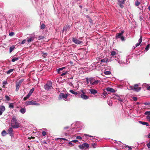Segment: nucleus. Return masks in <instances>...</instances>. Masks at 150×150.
I'll use <instances>...</instances> for the list:
<instances>
[{"label": "nucleus", "instance_id": "f257e3e1", "mask_svg": "<svg viewBox=\"0 0 150 150\" xmlns=\"http://www.w3.org/2000/svg\"><path fill=\"white\" fill-rule=\"evenodd\" d=\"M11 125L13 128H18L19 127V123L17 121L15 117H13L11 120Z\"/></svg>", "mask_w": 150, "mask_h": 150}, {"label": "nucleus", "instance_id": "f03ea898", "mask_svg": "<svg viewBox=\"0 0 150 150\" xmlns=\"http://www.w3.org/2000/svg\"><path fill=\"white\" fill-rule=\"evenodd\" d=\"M89 81H90V84L92 86L96 85L100 82V80H98L95 77H92L90 78Z\"/></svg>", "mask_w": 150, "mask_h": 150}, {"label": "nucleus", "instance_id": "7ed1b4c3", "mask_svg": "<svg viewBox=\"0 0 150 150\" xmlns=\"http://www.w3.org/2000/svg\"><path fill=\"white\" fill-rule=\"evenodd\" d=\"M44 88L47 91H49L52 88V83L51 81H49L45 85Z\"/></svg>", "mask_w": 150, "mask_h": 150}, {"label": "nucleus", "instance_id": "20e7f679", "mask_svg": "<svg viewBox=\"0 0 150 150\" xmlns=\"http://www.w3.org/2000/svg\"><path fill=\"white\" fill-rule=\"evenodd\" d=\"M85 93L84 92L83 90H81L80 91V97L82 99L86 100L88 98V96L85 95Z\"/></svg>", "mask_w": 150, "mask_h": 150}, {"label": "nucleus", "instance_id": "39448f33", "mask_svg": "<svg viewBox=\"0 0 150 150\" xmlns=\"http://www.w3.org/2000/svg\"><path fill=\"white\" fill-rule=\"evenodd\" d=\"M79 50L80 51L79 55L81 56V57L82 58L84 57V56L87 53V51L83 49H81Z\"/></svg>", "mask_w": 150, "mask_h": 150}, {"label": "nucleus", "instance_id": "423d86ee", "mask_svg": "<svg viewBox=\"0 0 150 150\" xmlns=\"http://www.w3.org/2000/svg\"><path fill=\"white\" fill-rule=\"evenodd\" d=\"M89 147V144L86 143H84L82 145H79V148L82 149V150H84V147L88 148Z\"/></svg>", "mask_w": 150, "mask_h": 150}, {"label": "nucleus", "instance_id": "0eeeda50", "mask_svg": "<svg viewBox=\"0 0 150 150\" xmlns=\"http://www.w3.org/2000/svg\"><path fill=\"white\" fill-rule=\"evenodd\" d=\"M115 96L113 97V98H114L115 99H117V100H118L119 101H120V102H122L124 100L123 99V97L122 96H118L115 94Z\"/></svg>", "mask_w": 150, "mask_h": 150}, {"label": "nucleus", "instance_id": "6e6552de", "mask_svg": "<svg viewBox=\"0 0 150 150\" xmlns=\"http://www.w3.org/2000/svg\"><path fill=\"white\" fill-rule=\"evenodd\" d=\"M140 85V83L134 85V91H136L139 92L141 89V88L139 87Z\"/></svg>", "mask_w": 150, "mask_h": 150}, {"label": "nucleus", "instance_id": "1a4fd4ad", "mask_svg": "<svg viewBox=\"0 0 150 150\" xmlns=\"http://www.w3.org/2000/svg\"><path fill=\"white\" fill-rule=\"evenodd\" d=\"M70 28V27L69 25H65L63 28V29L62 31V33L63 34L65 32V34H66V32L67 31H68Z\"/></svg>", "mask_w": 150, "mask_h": 150}, {"label": "nucleus", "instance_id": "9d476101", "mask_svg": "<svg viewBox=\"0 0 150 150\" xmlns=\"http://www.w3.org/2000/svg\"><path fill=\"white\" fill-rule=\"evenodd\" d=\"M8 132L10 135L11 137H13L14 136L13 131L12 127H9L8 131Z\"/></svg>", "mask_w": 150, "mask_h": 150}, {"label": "nucleus", "instance_id": "9b49d317", "mask_svg": "<svg viewBox=\"0 0 150 150\" xmlns=\"http://www.w3.org/2000/svg\"><path fill=\"white\" fill-rule=\"evenodd\" d=\"M25 104L27 105H38L39 104L38 103H36V102L34 101H32L30 100L26 102L25 103Z\"/></svg>", "mask_w": 150, "mask_h": 150}, {"label": "nucleus", "instance_id": "f8f14e48", "mask_svg": "<svg viewBox=\"0 0 150 150\" xmlns=\"http://www.w3.org/2000/svg\"><path fill=\"white\" fill-rule=\"evenodd\" d=\"M124 33V30L121 31L119 33H117L116 35V38H124L122 36V35Z\"/></svg>", "mask_w": 150, "mask_h": 150}, {"label": "nucleus", "instance_id": "ddd939ff", "mask_svg": "<svg viewBox=\"0 0 150 150\" xmlns=\"http://www.w3.org/2000/svg\"><path fill=\"white\" fill-rule=\"evenodd\" d=\"M69 91L72 94L76 95H77L79 97H80V91L76 92L72 90H70Z\"/></svg>", "mask_w": 150, "mask_h": 150}, {"label": "nucleus", "instance_id": "4468645a", "mask_svg": "<svg viewBox=\"0 0 150 150\" xmlns=\"http://www.w3.org/2000/svg\"><path fill=\"white\" fill-rule=\"evenodd\" d=\"M5 110V108L4 106H0V115L2 114L3 112H4Z\"/></svg>", "mask_w": 150, "mask_h": 150}, {"label": "nucleus", "instance_id": "2eb2a0df", "mask_svg": "<svg viewBox=\"0 0 150 150\" xmlns=\"http://www.w3.org/2000/svg\"><path fill=\"white\" fill-rule=\"evenodd\" d=\"M73 41L76 44H79L81 43L82 42L78 40L77 38H73Z\"/></svg>", "mask_w": 150, "mask_h": 150}, {"label": "nucleus", "instance_id": "dca6fc26", "mask_svg": "<svg viewBox=\"0 0 150 150\" xmlns=\"http://www.w3.org/2000/svg\"><path fill=\"white\" fill-rule=\"evenodd\" d=\"M90 93L92 94L95 95L98 92L95 89L91 88L89 90Z\"/></svg>", "mask_w": 150, "mask_h": 150}, {"label": "nucleus", "instance_id": "f3484780", "mask_svg": "<svg viewBox=\"0 0 150 150\" xmlns=\"http://www.w3.org/2000/svg\"><path fill=\"white\" fill-rule=\"evenodd\" d=\"M94 64H93L92 66L93 67V69L97 70H99L100 69V66L98 64H96L95 66H93Z\"/></svg>", "mask_w": 150, "mask_h": 150}, {"label": "nucleus", "instance_id": "a211bd4d", "mask_svg": "<svg viewBox=\"0 0 150 150\" xmlns=\"http://www.w3.org/2000/svg\"><path fill=\"white\" fill-rule=\"evenodd\" d=\"M106 90L108 91L111 93L115 92V91L112 88L108 87L106 89Z\"/></svg>", "mask_w": 150, "mask_h": 150}, {"label": "nucleus", "instance_id": "6ab92c4d", "mask_svg": "<svg viewBox=\"0 0 150 150\" xmlns=\"http://www.w3.org/2000/svg\"><path fill=\"white\" fill-rule=\"evenodd\" d=\"M118 2L120 8H122L123 7V6L122 5L124 4V1L122 0L120 1V0H119L118 1Z\"/></svg>", "mask_w": 150, "mask_h": 150}, {"label": "nucleus", "instance_id": "aec40b11", "mask_svg": "<svg viewBox=\"0 0 150 150\" xmlns=\"http://www.w3.org/2000/svg\"><path fill=\"white\" fill-rule=\"evenodd\" d=\"M142 38H139V40L138 42L135 45V47H137L140 44L142 41Z\"/></svg>", "mask_w": 150, "mask_h": 150}, {"label": "nucleus", "instance_id": "412c9836", "mask_svg": "<svg viewBox=\"0 0 150 150\" xmlns=\"http://www.w3.org/2000/svg\"><path fill=\"white\" fill-rule=\"evenodd\" d=\"M21 84L20 83H18L17 82L16 83V91H18L19 88L21 86Z\"/></svg>", "mask_w": 150, "mask_h": 150}, {"label": "nucleus", "instance_id": "4be33fe9", "mask_svg": "<svg viewBox=\"0 0 150 150\" xmlns=\"http://www.w3.org/2000/svg\"><path fill=\"white\" fill-rule=\"evenodd\" d=\"M68 94H64V95L63 97V98L64 100L65 101H68L69 100L67 99V97L68 96Z\"/></svg>", "mask_w": 150, "mask_h": 150}, {"label": "nucleus", "instance_id": "5701e85b", "mask_svg": "<svg viewBox=\"0 0 150 150\" xmlns=\"http://www.w3.org/2000/svg\"><path fill=\"white\" fill-rule=\"evenodd\" d=\"M19 59V57H12V59L11 60V61L13 62H14L16 61H17Z\"/></svg>", "mask_w": 150, "mask_h": 150}, {"label": "nucleus", "instance_id": "b1692460", "mask_svg": "<svg viewBox=\"0 0 150 150\" xmlns=\"http://www.w3.org/2000/svg\"><path fill=\"white\" fill-rule=\"evenodd\" d=\"M139 122L140 124H141L143 125H146L147 126H148L149 125V123L147 122H142L141 121H139Z\"/></svg>", "mask_w": 150, "mask_h": 150}, {"label": "nucleus", "instance_id": "393cba45", "mask_svg": "<svg viewBox=\"0 0 150 150\" xmlns=\"http://www.w3.org/2000/svg\"><path fill=\"white\" fill-rule=\"evenodd\" d=\"M20 112L24 114L26 112V110L25 108H21L20 110Z\"/></svg>", "mask_w": 150, "mask_h": 150}, {"label": "nucleus", "instance_id": "a878e982", "mask_svg": "<svg viewBox=\"0 0 150 150\" xmlns=\"http://www.w3.org/2000/svg\"><path fill=\"white\" fill-rule=\"evenodd\" d=\"M64 94L63 93H61L59 95L58 98L59 100H61L63 98V97L64 95Z\"/></svg>", "mask_w": 150, "mask_h": 150}, {"label": "nucleus", "instance_id": "bb28decb", "mask_svg": "<svg viewBox=\"0 0 150 150\" xmlns=\"http://www.w3.org/2000/svg\"><path fill=\"white\" fill-rule=\"evenodd\" d=\"M35 35L34 33L30 35H26V37L27 38H35Z\"/></svg>", "mask_w": 150, "mask_h": 150}, {"label": "nucleus", "instance_id": "cd10ccee", "mask_svg": "<svg viewBox=\"0 0 150 150\" xmlns=\"http://www.w3.org/2000/svg\"><path fill=\"white\" fill-rule=\"evenodd\" d=\"M7 134V133L5 130H3L1 132V136L3 137L5 136Z\"/></svg>", "mask_w": 150, "mask_h": 150}, {"label": "nucleus", "instance_id": "c85d7f7f", "mask_svg": "<svg viewBox=\"0 0 150 150\" xmlns=\"http://www.w3.org/2000/svg\"><path fill=\"white\" fill-rule=\"evenodd\" d=\"M15 48V46L13 45H12V46L10 47L9 48V51L10 53L11 52H12Z\"/></svg>", "mask_w": 150, "mask_h": 150}, {"label": "nucleus", "instance_id": "c756f323", "mask_svg": "<svg viewBox=\"0 0 150 150\" xmlns=\"http://www.w3.org/2000/svg\"><path fill=\"white\" fill-rule=\"evenodd\" d=\"M65 67H63L62 68H59L57 70V72L59 74H60L61 72H60L61 71H62L64 69H65Z\"/></svg>", "mask_w": 150, "mask_h": 150}, {"label": "nucleus", "instance_id": "7c9ffc66", "mask_svg": "<svg viewBox=\"0 0 150 150\" xmlns=\"http://www.w3.org/2000/svg\"><path fill=\"white\" fill-rule=\"evenodd\" d=\"M139 14L140 15V16H139V18L140 20L141 21H142L143 20V17L142 16V13H140Z\"/></svg>", "mask_w": 150, "mask_h": 150}, {"label": "nucleus", "instance_id": "2f4dec72", "mask_svg": "<svg viewBox=\"0 0 150 150\" xmlns=\"http://www.w3.org/2000/svg\"><path fill=\"white\" fill-rule=\"evenodd\" d=\"M5 98L6 99V100L8 101H10L11 100V98L7 95H5Z\"/></svg>", "mask_w": 150, "mask_h": 150}, {"label": "nucleus", "instance_id": "473e14b6", "mask_svg": "<svg viewBox=\"0 0 150 150\" xmlns=\"http://www.w3.org/2000/svg\"><path fill=\"white\" fill-rule=\"evenodd\" d=\"M13 69H11L6 71V72L7 74H9L13 71Z\"/></svg>", "mask_w": 150, "mask_h": 150}, {"label": "nucleus", "instance_id": "72a5a7b5", "mask_svg": "<svg viewBox=\"0 0 150 150\" xmlns=\"http://www.w3.org/2000/svg\"><path fill=\"white\" fill-rule=\"evenodd\" d=\"M8 107L9 108H14V105H13V103H10Z\"/></svg>", "mask_w": 150, "mask_h": 150}, {"label": "nucleus", "instance_id": "f704fd0d", "mask_svg": "<svg viewBox=\"0 0 150 150\" xmlns=\"http://www.w3.org/2000/svg\"><path fill=\"white\" fill-rule=\"evenodd\" d=\"M68 72V71H63L62 72V73L61 75V76H63L64 75H65Z\"/></svg>", "mask_w": 150, "mask_h": 150}, {"label": "nucleus", "instance_id": "c9c22d12", "mask_svg": "<svg viewBox=\"0 0 150 150\" xmlns=\"http://www.w3.org/2000/svg\"><path fill=\"white\" fill-rule=\"evenodd\" d=\"M34 88H32V89H31L29 91V92L28 93H29V94L30 93V94H31H31H32V93H33V91H34Z\"/></svg>", "mask_w": 150, "mask_h": 150}, {"label": "nucleus", "instance_id": "e433bc0d", "mask_svg": "<svg viewBox=\"0 0 150 150\" xmlns=\"http://www.w3.org/2000/svg\"><path fill=\"white\" fill-rule=\"evenodd\" d=\"M104 74L106 75H110L111 74V73L110 71H107L104 72Z\"/></svg>", "mask_w": 150, "mask_h": 150}, {"label": "nucleus", "instance_id": "4c0bfd02", "mask_svg": "<svg viewBox=\"0 0 150 150\" xmlns=\"http://www.w3.org/2000/svg\"><path fill=\"white\" fill-rule=\"evenodd\" d=\"M90 78H86V81L87 84H88L89 83H90Z\"/></svg>", "mask_w": 150, "mask_h": 150}, {"label": "nucleus", "instance_id": "58836bf2", "mask_svg": "<svg viewBox=\"0 0 150 150\" xmlns=\"http://www.w3.org/2000/svg\"><path fill=\"white\" fill-rule=\"evenodd\" d=\"M144 114L146 115H148L149 116H150V111H146L145 112Z\"/></svg>", "mask_w": 150, "mask_h": 150}, {"label": "nucleus", "instance_id": "ea45409f", "mask_svg": "<svg viewBox=\"0 0 150 150\" xmlns=\"http://www.w3.org/2000/svg\"><path fill=\"white\" fill-rule=\"evenodd\" d=\"M9 35L10 37H12L14 35V33L13 32H11L9 33Z\"/></svg>", "mask_w": 150, "mask_h": 150}, {"label": "nucleus", "instance_id": "a19ab883", "mask_svg": "<svg viewBox=\"0 0 150 150\" xmlns=\"http://www.w3.org/2000/svg\"><path fill=\"white\" fill-rule=\"evenodd\" d=\"M150 45L148 44L147 45L145 48V50L146 51H148Z\"/></svg>", "mask_w": 150, "mask_h": 150}, {"label": "nucleus", "instance_id": "79ce46f5", "mask_svg": "<svg viewBox=\"0 0 150 150\" xmlns=\"http://www.w3.org/2000/svg\"><path fill=\"white\" fill-rule=\"evenodd\" d=\"M45 27V25L43 23L41 24L40 26V28L42 29H44Z\"/></svg>", "mask_w": 150, "mask_h": 150}, {"label": "nucleus", "instance_id": "37998d69", "mask_svg": "<svg viewBox=\"0 0 150 150\" xmlns=\"http://www.w3.org/2000/svg\"><path fill=\"white\" fill-rule=\"evenodd\" d=\"M140 4V3L138 1H136L135 3V5L136 6H138Z\"/></svg>", "mask_w": 150, "mask_h": 150}, {"label": "nucleus", "instance_id": "c03bdc74", "mask_svg": "<svg viewBox=\"0 0 150 150\" xmlns=\"http://www.w3.org/2000/svg\"><path fill=\"white\" fill-rule=\"evenodd\" d=\"M115 54L116 52L114 51H112L111 52V55L112 56L115 55Z\"/></svg>", "mask_w": 150, "mask_h": 150}, {"label": "nucleus", "instance_id": "a18cd8bd", "mask_svg": "<svg viewBox=\"0 0 150 150\" xmlns=\"http://www.w3.org/2000/svg\"><path fill=\"white\" fill-rule=\"evenodd\" d=\"M33 38H29V39L27 40V42L28 43L32 41H33Z\"/></svg>", "mask_w": 150, "mask_h": 150}, {"label": "nucleus", "instance_id": "49530a36", "mask_svg": "<svg viewBox=\"0 0 150 150\" xmlns=\"http://www.w3.org/2000/svg\"><path fill=\"white\" fill-rule=\"evenodd\" d=\"M7 81L6 80L4 81L3 82V84L4 85H4H6L7 84Z\"/></svg>", "mask_w": 150, "mask_h": 150}, {"label": "nucleus", "instance_id": "de8ad7c7", "mask_svg": "<svg viewBox=\"0 0 150 150\" xmlns=\"http://www.w3.org/2000/svg\"><path fill=\"white\" fill-rule=\"evenodd\" d=\"M134 86H130L129 87V89L132 90H134Z\"/></svg>", "mask_w": 150, "mask_h": 150}, {"label": "nucleus", "instance_id": "09e8293b", "mask_svg": "<svg viewBox=\"0 0 150 150\" xmlns=\"http://www.w3.org/2000/svg\"><path fill=\"white\" fill-rule=\"evenodd\" d=\"M17 36L18 37H19V38H21V37L22 36L21 33H18L17 35Z\"/></svg>", "mask_w": 150, "mask_h": 150}, {"label": "nucleus", "instance_id": "8fccbe9b", "mask_svg": "<svg viewBox=\"0 0 150 150\" xmlns=\"http://www.w3.org/2000/svg\"><path fill=\"white\" fill-rule=\"evenodd\" d=\"M46 132L44 131H42V134L43 136H45L46 134Z\"/></svg>", "mask_w": 150, "mask_h": 150}, {"label": "nucleus", "instance_id": "3c124183", "mask_svg": "<svg viewBox=\"0 0 150 150\" xmlns=\"http://www.w3.org/2000/svg\"><path fill=\"white\" fill-rule=\"evenodd\" d=\"M144 104L146 105H150V102H146L144 103Z\"/></svg>", "mask_w": 150, "mask_h": 150}, {"label": "nucleus", "instance_id": "603ef678", "mask_svg": "<svg viewBox=\"0 0 150 150\" xmlns=\"http://www.w3.org/2000/svg\"><path fill=\"white\" fill-rule=\"evenodd\" d=\"M125 148H127V147L128 148V149L129 150H131L132 149V148H131V147H130L128 146H127V145L125 146Z\"/></svg>", "mask_w": 150, "mask_h": 150}, {"label": "nucleus", "instance_id": "864d4df0", "mask_svg": "<svg viewBox=\"0 0 150 150\" xmlns=\"http://www.w3.org/2000/svg\"><path fill=\"white\" fill-rule=\"evenodd\" d=\"M24 79H21L19 81V82H18V83H20V84H21V83L23 81Z\"/></svg>", "mask_w": 150, "mask_h": 150}, {"label": "nucleus", "instance_id": "5fc2aeb1", "mask_svg": "<svg viewBox=\"0 0 150 150\" xmlns=\"http://www.w3.org/2000/svg\"><path fill=\"white\" fill-rule=\"evenodd\" d=\"M92 146L94 148H95L96 146V144L95 143H94L92 144Z\"/></svg>", "mask_w": 150, "mask_h": 150}, {"label": "nucleus", "instance_id": "6e6d98bb", "mask_svg": "<svg viewBox=\"0 0 150 150\" xmlns=\"http://www.w3.org/2000/svg\"><path fill=\"white\" fill-rule=\"evenodd\" d=\"M31 96V95L28 93L27 95L26 96V98H29V97H30V96Z\"/></svg>", "mask_w": 150, "mask_h": 150}, {"label": "nucleus", "instance_id": "4d7b16f0", "mask_svg": "<svg viewBox=\"0 0 150 150\" xmlns=\"http://www.w3.org/2000/svg\"><path fill=\"white\" fill-rule=\"evenodd\" d=\"M76 138L77 139H82V137L80 136H77L76 137Z\"/></svg>", "mask_w": 150, "mask_h": 150}, {"label": "nucleus", "instance_id": "13d9d810", "mask_svg": "<svg viewBox=\"0 0 150 150\" xmlns=\"http://www.w3.org/2000/svg\"><path fill=\"white\" fill-rule=\"evenodd\" d=\"M133 100L134 101H136V100H137V97H133Z\"/></svg>", "mask_w": 150, "mask_h": 150}, {"label": "nucleus", "instance_id": "bf43d9fd", "mask_svg": "<svg viewBox=\"0 0 150 150\" xmlns=\"http://www.w3.org/2000/svg\"><path fill=\"white\" fill-rule=\"evenodd\" d=\"M147 146L148 148H150V141L149 143L147 144Z\"/></svg>", "mask_w": 150, "mask_h": 150}, {"label": "nucleus", "instance_id": "052dcab7", "mask_svg": "<svg viewBox=\"0 0 150 150\" xmlns=\"http://www.w3.org/2000/svg\"><path fill=\"white\" fill-rule=\"evenodd\" d=\"M115 143H117V144H122V142H120V141H118V142H117V141H116V142H115Z\"/></svg>", "mask_w": 150, "mask_h": 150}, {"label": "nucleus", "instance_id": "680f3d73", "mask_svg": "<svg viewBox=\"0 0 150 150\" xmlns=\"http://www.w3.org/2000/svg\"><path fill=\"white\" fill-rule=\"evenodd\" d=\"M71 142H74V143H76V142H78V140H73L71 141Z\"/></svg>", "mask_w": 150, "mask_h": 150}, {"label": "nucleus", "instance_id": "e2e57ef3", "mask_svg": "<svg viewBox=\"0 0 150 150\" xmlns=\"http://www.w3.org/2000/svg\"><path fill=\"white\" fill-rule=\"evenodd\" d=\"M25 42V39L24 40L21 42V44H23Z\"/></svg>", "mask_w": 150, "mask_h": 150}, {"label": "nucleus", "instance_id": "0e129e2a", "mask_svg": "<svg viewBox=\"0 0 150 150\" xmlns=\"http://www.w3.org/2000/svg\"><path fill=\"white\" fill-rule=\"evenodd\" d=\"M89 21L90 23H93V22H92V19L91 18H89Z\"/></svg>", "mask_w": 150, "mask_h": 150}, {"label": "nucleus", "instance_id": "69168bd1", "mask_svg": "<svg viewBox=\"0 0 150 150\" xmlns=\"http://www.w3.org/2000/svg\"><path fill=\"white\" fill-rule=\"evenodd\" d=\"M72 142H69V144L70 145H71V146H73L74 145V144H73L72 143H71Z\"/></svg>", "mask_w": 150, "mask_h": 150}, {"label": "nucleus", "instance_id": "338daca9", "mask_svg": "<svg viewBox=\"0 0 150 150\" xmlns=\"http://www.w3.org/2000/svg\"><path fill=\"white\" fill-rule=\"evenodd\" d=\"M146 118L149 120V121L150 122V116H147Z\"/></svg>", "mask_w": 150, "mask_h": 150}, {"label": "nucleus", "instance_id": "774afa93", "mask_svg": "<svg viewBox=\"0 0 150 150\" xmlns=\"http://www.w3.org/2000/svg\"><path fill=\"white\" fill-rule=\"evenodd\" d=\"M147 89L149 91H150V86H148Z\"/></svg>", "mask_w": 150, "mask_h": 150}]
</instances>
